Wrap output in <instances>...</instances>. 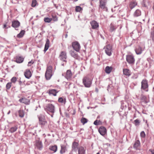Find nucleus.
Instances as JSON below:
<instances>
[{"label": "nucleus", "mask_w": 154, "mask_h": 154, "mask_svg": "<svg viewBox=\"0 0 154 154\" xmlns=\"http://www.w3.org/2000/svg\"><path fill=\"white\" fill-rule=\"evenodd\" d=\"M24 74L25 77L28 79H29L32 76L31 72L29 69H26L24 72Z\"/></svg>", "instance_id": "nucleus-16"}, {"label": "nucleus", "mask_w": 154, "mask_h": 154, "mask_svg": "<svg viewBox=\"0 0 154 154\" xmlns=\"http://www.w3.org/2000/svg\"><path fill=\"white\" fill-rule=\"evenodd\" d=\"M20 102L25 104H27L29 102V100H28L25 98H24L20 99Z\"/></svg>", "instance_id": "nucleus-31"}, {"label": "nucleus", "mask_w": 154, "mask_h": 154, "mask_svg": "<svg viewBox=\"0 0 154 154\" xmlns=\"http://www.w3.org/2000/svg\"><path fill=\"white\" fill-rule=\"evenodd\" d=\"M140 144V142L139 140H137L136 141L135 143L134 144V147L135 148H137L138 146H139Z\"/></svg>", "instance_id": "nucleus-35"}, {"label": "nucleus", "mask_w": 154, "mask_h": 154, "mask_svg": "<svg viewBox=\"0 0 154 154\" xmlns=\"http://www.w3.org/2000/svg\"><path fill=\"white\" fill-rule=\"evenodd\" d=\"M57 92H58L55 89H50L48 91V93L50 95H52L54 96H56Z\"/></svg>", "instance_id": "nucleus-22"}, {"label": "nucleus", "mask_w": 154, "mask_h": 154, "mask_svg": "<svg viewBox=\"0 0 154 154\" xmlns=\"http://www.w3.org/2000/svg\"><path fill=\"white\" fill-rule=\"evenodd\" d=\"M82 9L79 6H76L75 7V11L77 12H80Z\"/></svg>", "instance_id": "nucleus-38"}, {"label": "nucleus", "mask_w": 154, "mask_h": 154, "mask_svg": "<svg viewBox=\"0 0 154 154\" xmlns=\"http://www.w3.org/2000/svg\"><path fill=\"white\" fill-rule=\"evenodd\" d=\"M20 83L21 82V81H20Z\"/></svg>", "instance_id": "nucleus-60"}, {"label": "nucleus", "mask_w": 154, "mask_h": 154, "mask_svg": "<svg viewBox=\"0 0 154 154\" xmlns=\"http://www.w3.org/2000/svg\"><path fill=\"white\" fill-rule=\"evenodd\" d=\"M150 38L153 42L154 43V30L152 29L151 32Z\"/></svg>", "instance_id": "nucleus-34"}, {"label": "nucleus", "mask_w": 154, "mask_h": 154, "mask_svg": "<svg viewBox=\"0 0 154 154\" xmlns=\"http://www.w3.org/2000/svg\"><path fill=\"white\" fill-rule=\"evenodd\" d=\"M66 63H65V62H64L63 63H61V65L63 66H64L65 65H66Z\"/></svg>", "instance_id": "nucleus-52"}, {"label": "nucleus", "mask_w": 154, "mask_h": 154, "mask_svg": "<svg viewBox=\"0 0 154 154\" xmlns=\"http://www.w3.org/2000/svg\"><path fill=\"white\" fill-rule=\"evenodd\" d=\"M43 146L42 143L40 141H36L35 144V148L41 150L42 149Z\"/></svg>", "instance_id": "nucleus-14"}, {"label": "nucleus", "mask_w": 154, "mask_h": 154, "mask_svg": "<svg viewBox=\"0 0 154 154\" xmlns=\"http://www.w3.org/2000/svg\"><path fill=\"white\" fill-rule=\"evenodd\" d=\"M52 20L54 21H57L58 20L57 17L55 15H52Z\"/></svg>", "instance_id": "nucleus-42"}, {"label": "nucleus", "mask_w": 154, "mask_h": 154, "mask_svg": "<svg viewBox=\"0 0 154 154\" xmlns=\"http://www.w3.org/2000/svg\"><path fill=\"white\" fill-rule=\"evenodd\" d=\"M37 4V2L36 0H32L31 6L32 7H35Z\"/></svg>", "instance_id": "nucleus-37"}, {"label": "nucleus", "mask_w": 154, "mask_h": 154, "mask_svg": "<svg viewBox=\"0 0 154 154\" xmlns=\"http://www.w3.org/2000/svg\"><path fill=\"white\" fill-rule=\"evenodd\" d=\"M137 112H138V113H139V111H137Z\"/></svg>", "instance_id": "nucleus-63"}, {"label": "nucleus", "mask_w": 154, "mask_h": 154, "mask_svg": "<svg viewBox=\"0 0 154 154\" xmlns=\"http://www.w3.org/2000/svg\"><path fill=\"white\" fill-rule=\"evenodd\" d=\"M67 57L66 52L64 51H61L59 56V58L60 60L63 62H65L66 63L67 62L66 60Z\"/></svg>", "instance_id": "nucleus-8"}, {"label": "nucleus", "mask_w": 154, "mask_h": 154, "mask_svg": "<svg viewBox=\"0 0 154 154\" xmlns=\"http://www.w3.org/2000/svg\"><path fill=\"white\" fill-rule=\"evenodd\" d=\"M33 62L32 61H29L28 62V66H31V65L33 63Z\"/></svg>", "instance_id": "nucleus-49"}, {"label": "nucleus", "mask_w": 154, "mask_h": 154, "mask_svg": "<svg viewBox=\"0 0 154 154\" xmlns=\"http://www.w3.org/2000/svg\"><path fill=\"white\" fill-rule=\"evenodd\" d=\"M143 50L140 46L137 47L135 49V52L137 54H140L142 53Z\"/></svg>", "instance_id": "nucleus-26"}, {"label": "nucleus", "mask_w": 154, "mask_h": 154, "mask_svg": "<svg viewBox=\"0 0 154 154\" xmlns=\"http://www.w3.org/2000/svg\"><path fill=\"white\" fill-rule=\"evenodd\" d=\"M50 149L53 152H55L57 150V146L56 145L50 146Z\"/></svg>", "instance_id": "nucleus-30"}, {"label": "nucleus", "mask_w": 154, "mask_h": 154, "mask_svg": "<svg viewBox=\"0 0 154 154\" xmlns=\"http://www.w3.org/2000/svg\"><path fill=\"white\" fill-rule=\"evenodd\" d=\"M52 69V67L51 66L47 67L45 75L46 79L49 80L51 78L53 75Z\"/></svg>", "instance_id": "nucleus-1"}, {"label": "nucleus", "mask_w": 154, "mask_h": 154, "mask_svg": "<svg viewBox=\"0 0 154 154\" xmlns=\"http://www.w3.org/2000/svg\"><path fill=\"white\" fill-rule=\"evenodd\" d=\"M152 29L154 30V26H153V28Z\"/></svg>", "instance_id": "nucleus-59"}, {"label": "nucleus", "mask_w": 154, "mask_h": 154, "mask_svg": "<svg viewBox=\"0 0 154 154\" xmlns=\"http://www.w3.org/2000/svg\"><path fill=\"white\" fill-rule=\"evenodd\" d=\"M19 26V22L18 21L14 20L12 22V26L14 27L15 29L18 30Z\"/></svg>", "instance_id": "nucleus-13"}, {"label": "nucleus", "mask_w": 154, "mask_h": 154, "mask_svg": "<svg viewBox=\"0 0 154 154\" xmlns=\"http://www.w3.org/2000/svg\"><path fill=\"white\" fill-rule=\"evenodd\" d=\"M10 112V111H9L8 112V114H9Z\"/></svg>", "instance_id": "nucleus-55"}, {"label": "nucleus", "mask_w": 154, "mask_h": 154, "mask_svg": "<svg viewBox=\"0 0 154 154\" xmlns=\"http://www.w3.org/2000/svg\"><path fill=\"white\" fill-rule=\"evenodd\" d=\"M24 60V57H20V63H22Z\"/></svg>", "instance_id": "nucleus-47"}, {"label": "nucleus", "mask_w": 154, "mask_h": 154, "mask_svg": "<svg viewBox=\"0 0 154 154\" xmlns=\"http://www.w3.org/2000/svg\"><path fill=\"white\" fill-rule=\"evenodd\" d=\"M126 60L130 64H133L135 61L134 57L132 55H128L126 56Z\"/></svg>", "instance_id": "nucleus-9"}, {"label": "nucleus", "mask_w": 154, "mask_h": 154, "mask_svg": "<svg viewBox=\"0 0 154 154\" xmlns=\"http://www.w3.org/2000/svg\"><path fill=\"white\" fill-rule=\"evenodd\" d=\"M69 53L75 59H78L79 58V56L78 54L74 51H70Z\"/></svg>", "instance_id": "nucleus-20"}, {"label": "nucleus", "mask_w": 154, "mask_h": 154, "mask_svg": "<svg viewBox=\"0 0 154 154\" xmlns=\"http://www.w3.org/2000/svg\"><path fill=\"white\" fill-rule=\"evenodd\" d=\"M94 124L95 125H99V122L97 120H96L94 122Z\"/></svg>", "instance_id": "nucleus-48"}, {"label": "nucleus", "mask_w": 154, "mask_h": 154, "mask_svg": "<svg viewBox=\"0 0 154 154\" xmlns=\"http://www.w3.org/2000/svg\"><path fill=\"white\" fill-rule=\"evenodd\" d=\"M24 113L23 110H20V117H23L24 116Z\"/></svg>", "instance_id": "nucleus-43"}, {"label": "nucleus", "mask_w": 154, "mask_h": 154, "mask_svg": "<svg viewBox=\"0 0 154 154\" xmlns=\"http://www.w3.org/2000/svg\"><path fill=\"white\" fill-rule=\"evenodd\" d=\"M109 85L108 86V89H107V90H108V89H109Z\"/></svg>", "instance_id": "nucleus-57"}, {"label": "nucleus", "mask_w": 154, "mask_h": 154, "mask_svg": "<svg viewBox=\"0 0 154 154\" xmlns=\"http://www.w3.org/2000/svg\"><path fill=\"white\" fill-rule=\"evenodd\" d=\"M140 135L142 137H144L145 136V134L144 132L143 131L141 132L140 134Z\"/></svg>", "instance_id": "nucleus-46"}, {"label": "nucleus", "mask_w": 154, "mask_h": 154, "mask_svg": "<svg viewBox=\"0 0 154 154\" xmlns=\"http://www.w3.org/2000/svg\"><path fill=\"white\" fill-rule=\"evenodd\" d=\"M112 45L110 44L106 45L104 48L106 54L109 56L112 55Z\"/></svg>", "instance_id": "nucleus-3"}, {"label": "nucleus", "mask_w": 154, "mask_h": 154, "mask_svg": "<svg viewBox=\"0 0 154 154\" xmlns=\"http://www.w3.org/2000/svg\"><path fill=\"white\" fill-rule=\"evenodd\" d=\"M96 154H100V153L99 152H98Z\"/></svg>", "instance_id": "nucleus-58"}, {"label": "nucleus", "mask_w": 154, "mask_h": 154, "mask_svg": "<svg viewBox=\"0 0 154 154\" xmlns=\"http://www.w3.org/2000/svg\"><path fill=\"white\" fill-rule=\"evenodd\" d=\"M134 125L135 126L139 125L140 123V122L139 119H136L134 121Z\"/></svg>", "instance_id": "nucleus-41"}, {"label": "nucleus", "mask_w": 154, "mask_h": 154, "mask_svg": "<svg viewBox=\"0 0 154 154\" xmlns=\"http://www.w3.org/2000/svg\"><path fill=\"white\" fill-rule=\"evenodd\" d=\"M88 121V120L87 119L83 117L82 118L81 120V122L83 125H84L85 124L87 123Z\"/></svg>", "instance_id": "nucleus-32"}, {"label": "nucleus", "mask_w": 154, "mask_h": 154, "mask_svg": "<svg viewBox=\"0 0 154 154\" xmlns=\"http://www.w3.org/2000/svg\"><path fill=\"white\" fill-rule=\"evenodd\" d=\"M99 7L100 8L103 9L104 11L107 10V8L106 6V0H100V1Z\"/></svg>", "instance_id": "nucleus-10"}, {"label": "nucleus", "mask_w": 154, "mask_h": 154, "mask_svg": "<svg viewBox=\"0 0 154 154\" xmlns=\"http://www.w3.org/2000/svg\"><path fill=\"white\" fill-rule=\"evenodd\" d=\"M78 146L79 143H78L75 142H73L72 146V150L76 152L79 149V148H78Z\"/></svg>", "instance_id": "nucleus-15"}, {"label": "nucleus", "mask_w": 154, "mask_h": 154, "mask_svg": "<svg viewBox=\"0 0 154 154\" xmlns=\"http://www.w3.org/2000/svg\"><path fill=\"white\" fill-rule=\"evenodd\" d=\"M17 128L16 126H15L11 127L9 130V131L11 133H13L17 130Z\"/></svg>", "instance_id": "nucleus-33"}, {"label": "nucleus", "mask_w": 154, "mask_h": 154, "mask_svg": "<svg viewBox=\"0 0 154 154\" xmlns=\"http://www.w3.org/2000/svg\"><path fill=\"white\" fill-rule=\"evenodd\" d=\"M117 27L114 25L113 24L111 23L110 24V31L112 32L116 30V29Z\"/></svg>", "instance_id": "nucleus-29"}, {"label": "nucleus", "mask_w": 154, "mask_h": 154, "mask_svg": "<svg viewBox=\"0 0 154 154\" xmlns=\"http://www.w3.org/2000/svg\"><path fill=\"white\" fill-rule=\"evenodd\" d=\"M25 44H26V43H24V45H25Z\"/></svg>", "instance_id": "nucleus-62"}, {"label": "nucleus", "mask_w": 154, "mask_h": 154, "mask_svg": "<svg viewBox=\"0 0 154 154\" xmlns=\"http://www.w3.org/2000/svg\"><path fill=\"white\" fill-rule=\"evenodd\" d=\"M17 37L18 38H19V34H17Z\"/></svg>", "instance_id": "nucleus-54"}, {"label": "nucleus", "mask_w": 154, "mask_h": 154, "mask_svg": "<svg viewBox=\"0 0 154 154\" xmlns=\"http://www.w3.org/2000/svg\"><path fill=\"white\" fill-rule=\"evenodd\" d=\"M98 131L101 135L103 136L106 133V130L104 127L101 126L99 128Z\"/></svg>", "instance_id": "nucleus-11"}, {"label": "nucleus", "mask_w": 154, "mask_h": 154, "mask_svg": "<svg viewBox=\"0 0 154 154\" xmlns=\"http://www.w3.org/2000/svg\"><path fill=\"white\" fill-rule=\"evenodd\" d=\"M90 23L93 29H96L99 27L98 23L95 20L91 21Z\"/></svg>", "instance_id": "nucleus-12"}, {"label": "nucleus", "mask_w": 154, "mask_h": 154, "mask_svg": "<svg viewBox=\"0 0 154 154\" xmlns=\"http://www.w3.org/2000/svg\"><path fill=\"white\" fill-rule=\"evenodd\" d=\"M25 33V31L24 30H22L20 32V38H22L23 37Z\"/></svg>", "instance_id": "nucleus-39"}, {"label": "nucleus", "mask_w": 154, "mask_h": 154, "mask_svg": "<svg viewBox=\"0 0 154 154\" xmlns=\"http://www.w3.org/2000/svg\"><path fill=\"white\" fill-rule=\"evenodd\" d=\"M82 82L85 87L90 88L91 86L92 81L91 79L87 77H85L82 79Z\"/></svg>", "instance_id": "nucleus-2"}, {"label": "nucleus", "mask_w": 154, "mask_h": 154, "mask_svg": "<svg viewBox=\"0 0 154 154\" xmlns=\"http://www.w3.org/2000/svg\"><path fill=\"white\" fill-rule=\"evenodd\" d=\"M6 24H4V28H6Z\"/></svg>", "instance_id": "nucleus-53"}, {"label": "nucleus", "mask_w": 154, "mask_h": 154, "mask_svg": "<svg viewBox=\"0 0 154 154\" xmlns=\"http://www.w3.org/2000/svg\"><path fill=\"white\" fill-rule=\"evenodd\" d=\"M112 69V67L107 66L106 67L105 69V72L107 74L110 73Z\"/></svg>", "instance_id": "nucleus-28"}, {"label": "nucleus", "mask_w": 154, "mask_h": 154, "mask_svg": "<svg viewBox=\"0 0 154 154\" xmlns=\"http://www.w3.org/2000/svg\"><path fill=\"white\" fill-rule=\"evenodd\" d=\"M141 15V11L139 9L136 10L133 14V16L134 17H138Z\"/></svg>", "instance_id": "nucleus-24"}, {"label": "nucleus", "mask_w": 154, "mask_h": 154, "mask_svg": "<svg viewBox=\"0 0 154 154\" xmlns=\"http://www.w3.org/2000/svg\"><path fill=\"white\" fill-rule=\"evenodd\" d=\"M51 116L52 117H53V115H51Z\"/></svg>", "instance_id": "nucleus-61"}, {"label": "nucleus", "mask_w": 154, "mask_h": 154, "mask_svg": "<svg viewBox=\"0 0 154 154\" xmlns=\"http://www.w3.org/2000/svg\"><path fill=\"white\" fill-rule=\"evenodd\" d=\"M140 100L141 102H144L145 103H146L149 102V100L147 99L146 97L143 95L141 96Z\"/></svg>", "instance_id": "nucleus-23"}, {"label": "nucleus", "mask_w": 154, "mask_h": 154, "mask_svg": "<svg viewBox=\"0 0 154 154\" xmlns=\"http://www.w3.org/2000/svg\"><path fill=\"white\" fill-rule=\"evenodd\" d=\"M141 89L145 90L147 91H148V85L147 81L146 79H143L141 82Z\"/></svg>", "instance_id": "nucleus-6"}, {"label": "nucleus", "mask_w": 154, "mask_h": 154, "mask_svg": "<svg viewBox=\"0 0 154 154\" xmlns=\"http://www.w3.org/2000/svg\"><path fill=\"white\" fill-rule=\"evenodd\" d=\"M17 80V79L16 77H13L11 79V81L12 82L15 83Z\"/></svg>", "instance_id": "nucleus-44"}, {"label": "nucleus", "mask_w": 154, "mask_h": 154, "mask_svg": "<svg viewBox=\"0 0 154 154\" xmlns=\"http://www.w3.org/2000/svg\"><path fill=\"white\" fill-rule=\"evenodd\" d=\"M58 101L61 103H65V102H64L63 100V98L62 97H60L58 99Z\"/></svg>", "instance_id": "nucleus-45"}, {"label": "nucleus", "mask_w": 154, "mask_h": 154, "mask_svg": "<svg viewBox=\"0 0 154 154\" xmlns=\"http://www.w3.org/2000/svg\"><path fill=\"white\" fill-rule=\"evenodd\" d=\"M50 44V41L49 39H47L45 45L44 51L45 52L48 49Z\"/></svg>", "instance_id": "nucleus-21"}, {"label": "nucleus", "mask_w": 154, "mask_h": 154, "mask_svg": "<svg viewBox=\"0 0 154 154\" xmlns=\"http://www.w3.org/2000/svg\"><path fill=\"white\" fill-rule=\"evenodd\" d=\"M72 46L73 49L77 52H79L81 48L80 44L77 42L72 43Z\"/></svg>", "instance_id": "nucleus-7"}, {"label": "nucleus", "mask_w": 154, "mask_h": 154, "mask_svg": "<svg viewBox=\"0 0 154 154\" xmlns=\"http://www.w3.org/2000/svg\"><path fill=\"white\" fill-rule=\"evenodd\" d=\"M16 61L17 63H19V59L18 58V57H17L16 59Z\"/></svg>", "instance_id": "nucleus-50"}, {"label": "nucleus", "mask_w": 154, "mask_h": 154, "mask_svg": "<svg viewBox=\"0 0 154 154\" xmlns=\"http://www.w3.org/2000/svg\"><path fill=\"white\" fill-rule=\"evenodd\" d=\"M38 118L40 125H44L47 124V122L46 120L45 116L43 115L40 114L38 116Z\"/></svg>", "instance_id": "nucleus-4"}, {"label": "nucleus", "mask_w": 154, "mask_h": 154, "mask_svg": "<svg viewBox=\"0 0 154 154\" xmlns=\"http://www.w3.org/2000/svg\"><path fill=\"white\" fill-rule=\"evenodd\" d=\"M137 5V3L135 1H132L130 3L129 7L131 9H133Z\"/></svg>", "instance_id": "nucleus-19"}, {"label": "nucleus", "mask_w": 154, "mask_h": 154, "mask_svg": "<svg viewBox=\"0 0 154 154\" xmlns=\"http://www.w3.org/2000/svg\"><path fill=\"white\" fill-rule=\"evenodd\" d=\"M52 19L51 18H49L48 17L45 18H44V21L46 23H50L52 20Z\"/></svg>", "instance_id": "nucleus-36"}, {"label": "nucleus", "mask_w": 154, "mask_h": 154, "mask_svg": "<svg viewBox=\"0 0 154 154\" xmlns=\"http://www.w3.org/2000/svg\"><path fill=\"white\" fill-rule=\"evenodd\" d=\"M45 110L47 112L48 111L51 113H54L55 111V107L53 104L49 103L46 106Z\"/></svg>", "instance_id": "nucleus-5"}, {"label": "nucleus", "mask_w": 154, "mask_h": 154, "mask_svg": "<svg viewBox=\"0 0 154 154\" xmlns=\"http://www.w3.org/2000/svg\"><path fill=\"white\" fill-rule=\"evenodd\" d=\"M72 75V72L70 70H68L66 73L65 77L67 79H70Z\"/></svg>", "instance_id": "nucleus-18"}, {"label": "nucleus", "mask_w": 154, "mask_h": 154, "mask_svg": "<svg viewBox=\"0 0 154 154\" xmlns=\"http://www.w3.org/2000/svg\"><path fill=\"white\" fill-rule=\"evenodd\" d=\"M123 74L127 76H130L131 75L130 71L127 69H123Z\"/></svg>", "instance_id": "nucleus-27"}, {"label": "nucleus", "mask_w": 154, "mask_h": 154, "mask_svg": "<svg viewBox=\"0 0 154 154\" xmlns=\"http://www.w3.org/2000/svg\"><path fill=\"white\" fill-rule=\"evenodd\" d=\"M149 151L151 152L152 154H154V150L150 149L149 150Z\"/></svg>", "instance_id": "nucleus-51"}, {"label": "nucleus", "mask_w": 154, "mask_h": 154, "mask_svg": "<svg viewBox=\"0 0 154 154\" xmlns=\"http://www.w3.org/2000/svg\"><path fill=\"white\" fill-rule=\"evenodd\" d=\"M78 149V154H85V148L81 146L79 147Z\"/></svg>", "instance_id": "nucleus-17"}, {"label": "nucleus", "mask_w": 154, "mask_h": 154, "mask_svg": "<svg viewBox=\"0 0 154 154\" xmlns=\"http://www.w3.org/2000/svg\"><path fill=\"white\" fill-rule=\"evenodd\" d=\"M61 149L60 151V152L63 154L65 153L67 149L66 146L63 145H61Z\"/></svg>", "instance_id": "nucleus-25"}, {"label": "nucleus", "mask_w": 154, "mask_h": 154, "mask_svg": "<svg viewBox=\"0 0 154 154\" xmlns=\"http://www.w3.org/2000/svg\"><path fill=\"white\" fill-rule=\"evenodd\" d=\"M11 84L12 83L11 82H8L7 84L6 85V88L8 90L11 88Z\"/></svg>", "instance_id": "nucleus-40"}, {"label": "nucleus", "mask_w": 154, "mask_h": 154, "mask_svg": "<svg viewBox=\"0 0 154 154\" xmlns=\"http://www.w3.org/2000/svg\"><path fill=\"white\" fill-rule=\"evenodd\" d=\"M67 34H66L65 35V38H66L67 37Z\"/></svg>", "instance_id": "nucleus-56"}]
</instances>
